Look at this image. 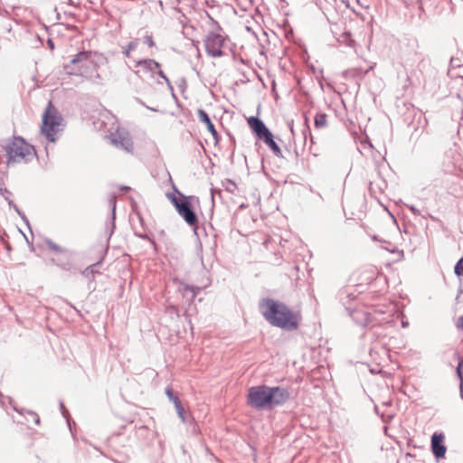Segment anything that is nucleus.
<instances>
[{
    "instance_id": "7ed1b4c3",
    "label": "nucleus",
    "mask_w": 463,
    "mask_h": 463,
    "mask_svg": "<svg viewBox=\"0 0 463 463\" xmlns=\"http://www.w3.org/2000/svg\"><path fill=\"white\" fill-rule=\"evenodd\" d=\"M65 127L64 118L57 108L49 101L43 115L40 132L45 138L54 143L59 138Z\"/></svg>"
},
{
    "instance_id": "ddd939ff",
    "label": "nucleus",
    "mask_w": 463,
    "mask_h": 463,
    "mask_svg": "<svg viewBox=\"0 0 463 463\" xmlns=\"http://www.w3.org/2000/svg\"><path fill=\"white\" fill-rule=\"evenodd\" d=\"M315 126L317 128L327 126V116L325 113H317L315 117Z\"/></svg>"
},
{
    "instance_id": "b1692460",
    "label": "nucleus",
    "mask_w": 463,
    "mask_h": 463,
    "mask_svg": "<svg viewBox=\"0 0 463 463\" xmlns=\"http://www.w3.org/2000/svg\"><path fill=\"white\" fill-rule=\"evenodd\" d=\"M125 420L127 423H133L135 419H134V417H130V418L126 419Z\"/></svg>"
},
{
    "instance_id": "aec40b11",
    "label": "nucleus",
    "mask_w": 463,
    "mask_h": 463,
    "mask_svg": "<svg viewBox=\"0 0 463 463\" xmlns=\"http://www.w3.org/2000/svg\"><path fill=\"white\" fill-rule=\"evenodd\" d=\"M137 46V42H131L128 44L127 46V50H128L129 52H132L133 50H135Z\"/></svg>"
},
{
    "instance_id": "393cba45",
    "label": "nucleus",
    "mask_w": 463,
    "mask_h": 463,
    "mask_svg": "<svg viewBox=\"0 0 463 463\" xmlns=\"http://www.w3.org/2000/svg\"><path fill=\"white\" fill-rule=\"evenodd\" d=\"M130 52H129L128 50L126 49L125 54H126L127 57L130 58Z\"/></svg>"
},
{
    "instance_id": "412c9836",
    "label": "nucleus",
    "mask_w": 463,
    "mask_h": 463,
    "mask_svg": "<svg viewBox=\"0 0 463 463\" xmlns=\"http://www.w3.org/2000/svg\"><path fill=\"white\" fill-rule=\"evenodd\" d=\"M175 405V408H179L182 406V403H181V401L179 400V398L176 396L175 398H173V400H171Z\"/></svg>"
},
{
    "instance_id": "2eb2a0df",
    "label": "nucleus",
    "mask_w": 463,
    "mask_h": 463,
    "mask_svg": "<svg viewBox=\"0 0 463 463\" xmlns=\"http://www.w3.org/2000/svg\"><path fill=\"white\" fill-rule=\"evenodd\" d=\"M96 267H97V264H93V265H90L89 266L87 269H85L82 272V275L84 277H86L87 279H93L94 278V274L96 272H98V270L96 269Z\"/></svg>"
},
{
    "instance_id": "f03ea898",
    "label": "nucleus",
    "mask_w": 463,
    "mask_h": 463,
    "mask_svg": "<svg viewBox=\"0 0 463 463\" xmlns=\"http://www.w3.org/2000/svg\"><path fill=\"white\" fill-rule=\"evenodd\" d=\"M289 398L288 390L281 387L258 385L250 387L247 393V404L256 410H270L286 402Z\"/></svg>"
},
{
    "instance_id": "dca6fc26",
    "label": "nucleus",
    "mask_w": 463,
    "mask_h": 463,
    "mask_svg": "<svg viewBox=\"0 0 463 463\" xmlns=\"http://www.w3.org/2000/svg\"><path fill=\"white\" fill-rule=\"evenodd\" d=\"M457 371H458V374L461 380L460 392H461V397L463 398V359L458 363Z\"/></svg>"
},
{
    "instance_id": "f257e3e1",
    "label": "nucleus",
    "mask_w": 463,
    "mask_h": 463,
    "mask_svg": "<svg viewBox=\"0 0 463 463\" xmlns=\"http://www.w3.org/2000/svg\"><path fill=\"white\" fill-rule=\"evenodd\" d=\"M263 317L273 326L285 330H295L298 326V316L279 300L263 298L259 303Z\"/></svg>"
},
{
    "instance_id": "f3484780",
    "label": "nucleus",
    "mask_w": 463,
    "mask_h": 463,
    "mask_svg": "<svg viewBox=\"0 0 463 463\" xmlns=\"http://www.w3.org/2000/svg\"><path fill=\"white\" fill-rule=\"evenodd\" d=\"M455 273L458 276H463V257L456 264V266H455Z\"/></svg>"
},
{
    "instance_id": "4468645a",
    "label": "nucleus",
    "mask_w": 463,
    "mask_h": 463,
    "mask_svg": "<svg viewBox=\"0 0 463 463\" xmlns=\"http://www.w3.org/2000/svg\"><path fill=\"white\" fill-rule=\"evenodd\" d=\"M137 66H140L144 69H147L150 71H154L155 69L159 68V64L153 60H144L137 62Z\"/></svg>"
},
{
    "instance_id": "39448f33",
    "label": "nucleus",
    "mask_w": 463,
    "mask_h": 463,
    "mask_svg": "<svg viewBox=\"0 0 463 463\" xmlns=\"http://www.w3.org/2000/svg\"><path fill=\"white\" fill-rule=\"evenodd\" d=\"M97 52L90 51L80 52L76 54L71 61L63 66L67 75L84 76L90 69L96 68L95 58Z\"/></svg>"
},
{
    "instance_id": "20e7f679",
    "label": "nucleus",
    "mask_w": 463,
    "mask_h": 463,
    "mask_svg": "<svg viewBox=\"0 0 463 463\" xmlns=\"http://www.w3.org/2000/svg\"><path fill=\"white\" fill-rule=\"evenodd\" d=\"M5 151L7 164L28 163L36 157V150L33 145L20 137H14L5 146Z\"/></svg>"
},
{
    "instance_id": "6ab92c4d",
    "label": "nucleus",
    "mask_w": 463,
    "mask_h": 463,
    "mask_svg": "<svg viewBox=\"0 0 463 463\" xmlns=\"http://www.w3.org/2000/svg\"><path fill=\"white\" fill-rule=\"evenodd\" d=\"M456 326L458 329L463 331V316L459 317L457 320Z\"/></svg>"
},
{
    "instance_id": "0eeeda50",
    "label": "nucleus",
    "mask_w": 463,
    "mask_h": 463,
    "mask_svg": "<svg viewBox=\"0 0 463 463\" xmlns=\"http://www.w3.org/2000/svg\"><path fill=\"white\" fill-rule=\"evenodd\" d=\"M224 43L225 38L221 33H210L204 41L207 53L213 57L222 56Z\"/></svg>"
},
{
    "instance_id": "4be33fe9",
    "label": "nucleus",
    "mask_w": 463,
    "mask_h": 463,
    "mask_svg": "<svg viewBox=\"0 0 463 463\" xmlns=\"http://www.w3.org/2000/svg\"><path fill=\"white\" fill-rule=\"evenodd\" d=\"M102 114H103L104 118H109L111 120H115L116 119L115 117L113 115H111V113L107 111V110H104Z\"/></svg>"
},
{
    "instance_id": "9b49d317",
    "label": "nucleus",
    "mask_w": 463,
    "mask_h": 463,
    "mask_svg": "<svg viewBox=\"0 0 463 463\" xmlns=\"http://www.w3.org/2000/svg\"><path fill=\"white\" fill-rule=\"evenodd\" d=\"M111 143L128 152H131L133 150V142L127 136L118 135V137H115L111 139Z\"/></svg>"
},
{
    "instance_id": "5701e85b",
    "label": "nucleus",
    "mask_w": 463,
    "mask_h": 463,
    "mask_svg": "<svg viewBox=\"0 0 463 463\" xmlns=\"http://www.w3.org/2000/svg\"><path fill=\"white\" fill-rule=\"evenodd\" d=\"M165 394L167 395V397L169 398V400H173V398H175L176 396L174 395L173 392L171 389H166L165 390Z\"/></svg>"
},
{
    "instance_id": "1a4fd4ad",
    "label": "nucleus",
    "mask_w": 463,
    "mask_h": 463,
    "mask_svg": "<svg viewBox=\"0 0 463 463\" xmlns=\"http://www.w3.org/2000/svg\"><path fill=\"white\" fill-rule=\"evenodd\" d=\"M247 123L250 129L260 137L263 138L270 131L267 128L264 123L255 117H250L247 118Z\"/></svg>"
},
{
    "instance_id": "423d86ee",
    "label": "nucleus",
    "mask_w": 463,
    "mask_h": 463,
    "mask_svg": "<svg viewBox=\"0 0 463 463\" xmlns=\"http://www.w3.org/2000/svg\"><path fill=\"white\" fill-rule=\"evenodd\" d=\"M171 203L175 205L177 213L184 218L187 224L190 226H197L198 218L192 210L190 197L182 195V198H177L175 194L168 195Z\"/></svg>"
},
{
    "instance_id": "a211bd4d",
    "label": "nucleus",
    "mask_w": 463,
    "mask_h": 463,
    "mask_svg": "<svg viewBox=\"0 0 463 463\" xmlns=\"http://www.w3.org/2000/svg\"><path fill=\"white\" fill-rule=\"evenodd\" d=\"M176 412L178 414V416L180 417V419L182 420V421H184L185 420V412H184V409L183 406L179 407V408H176Z\"/></svg>"
},
{
    "instance_id": "9d476101",
    "label": "nucleus",
    "mask_w": 463,
    "mask_h": 463,
    "mask_svg": "<svg viewBox=\"0 0 463 463\" xmlns=\"http://www.w3.org/2000/svg\"><path fill=\"white\" fill-rule=\"evenodd\" d=\"M197 113L199 120L206 125V128L211 133L214 142L218 143L220 140V136L207 113L203 109H198Z\"/></svg>"
},
{
    "instance_id": "f8f14e48",
    "label": "nucleus",
    "mask_w": 463,
    "mask_h": 463,
    "mask_svg": "<svg viewBox=\"0 0 463 463\" xmlns=\"http://www.w3.org/2000/svg\"><path fill=\"white\" fill-rule=\"evenodd\" d=\"M262 139H264V142L272 150L274 155H276L277 156H281V155H282L281 149L277 145V143L273 140V137L270 132L269 134H267Z\"/></svg>"
},
{
    "instance_id": "6e6552de",
    "label": "nucleus",
    "mask_w": 463,
    "mask_h": 463,
    "mask_svg": "<svg viewBox=\"0 0 463 463\" xmlns=\"http://www.w3.org/2000/svg\"><path fill=\"white\" fill-rule=\"evenodd\" d=\"M445 435L443 433L435 432L431 436V450L437 458H443L447 449L444 445Z\"/></svg>"
}]
</instances>
